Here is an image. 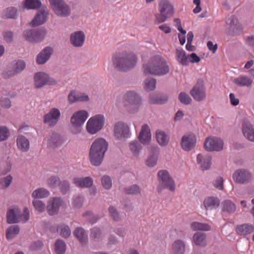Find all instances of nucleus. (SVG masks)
I'll use <instances>...</instances> for the list:
<instances>
[{"mask_svg":"<svg viewBox=\"0 0 254 254\" xmlns=\"http://www.w3.org/2000/svg\"><path fill=\"white\" fill-rule=\"evenodd\" d=\"M143 72L145 75L162 76L170 71V67L165 59L160 55L151 57L147 62L142 65Z\"/></svg>","mask_w":254,"mask_h":254,"instance_id":"nucleus-1","label":"nucleus"},{"mask_svg":"<svg viewBox=\"0 0 254 254\" xmlns=\"http://www.w3.org/2000/svg\"><path fill=\"white\" fill-rule=\"evenodd\" d=\"M108 147V143L103 138H98L93 142L89 152V160L93 165L101 164Z\"/></svg>","mask_w":254,"mask_h":254,"instance_id":"nucleus-2","label":"nucleus"},{"mask_svg":"<svg viewBox=\"0 0 254 254\" xmlns=\"http://www.w3.org/2000/svg\"><path fill=\"white\" fill-rule=\"evenodd\" d=\"M137 58L131 52H123L115 54L113 59V64L118 71H127L135 65Z\"/></svg>","mask_w":254,"mask_h":254,"instance_id":"nucleus-3","label":"nucleus"},{"mask_svg":"<svg viewBox=\"0 0 254 254\" xmlns=\"http://www.w3.org/2000/svg\"><path fill=\"white\" fill-rule=\"evenodd\" d=\"M123 104L126 110L130 114L136 113L142 104L141 97L135 91H129L123 97Z\"/></svg>","mask_w":254,"mask_h":254,"instance_id":"nucleus-4","label":"nucleus"},{"mask_svg":"<svg viewBox=\"0 0 254 254\" xmlns=\"http://www.w3.org/2000/svg\"><path fill=\"white\" fill-rule=\"evenodd\" d=\"M159 13L155 14V23L165 22L168 18L172 17L175 12L173 5L168 0H161L159 3Z\"/></svg>","mask_w":254,"mask_h":254,"instance_id":"nucleus-5","label":"nucleus"},{"mask_svg":"<svg viewBox=\"0 0 254 254\" xmlns=\"http://www.w3.org/2000/svg\"><path fill=\"white\" fill-rule=\"evenodd\" d=\"M158 186V191L160 192L163 190L167 189L171 191H174L176 185L173 178L168 171L166 170H160L157 174Z\"/></svg>","mask_w":254,"mask_h":254,"instance_id":"nucleus-6","label":"nucleus"},{"mask_svg":"<svg viewBox=\"0 0 254 254\" xmlns=\"http://www.w3.org/2000/svg\"><path fill=\"white\" fill-rule=\"evenodd\" d=\"M88 117L85 110H79L73 114L70 118L71 130L73 134H78L81 131L82 126Z\"/></svg>","mask_w":254,"mask_h":254,"instance_id":"nucleus-7","label":"nucleus"},{"mask_svg":"<svg viewBox=\"0 0 254 254\" xmlns=\"http://www.w3.org/2000/svg\"><path fill=\"white\" fill-rule=\"evenodd\" d=\"M243 32V27L238 18L233 15L228 16L225 19V33L232 37L240 35Z\"/></svg>","mask_w":254,"mask_h":254,"instance_id":"nucleus-8","label":"nucleus"},{"mask_svg":"<svg viewBox=\"0 0 254 254\" xmlns=\"http://www.w3.org/2000/svg\"><path fill=\"white\" fill-rule=\"evenodd\" d=\"M52 10L58 16L65 17L70 13L69 6L63 0H49Z\"/></svg>","mask_w":254,"mask_h":254,"instance_id":"nucleus-9","label":"nucleus"},{"mask_svg":"<svg viewBox=\"0 0 254 254\" xmlns=\"http://www.w3.org/2000/svg\"><path fill=\"white\" fill-rule=\"evenodd\" d=\"M104 117L102 115H97L91 117L86 124V129L91 134H95L103 127Z\"/></svg>","mask_w":254,"mask_h":254,"instance_id":"nucleus-10","label":"nucleus"},{"mask_svg":"<svg viewBox=\"0 0 254 254\" xmlns=\"http://www.w3.org/2000/svg\"><path fill=\"white\" fill-rule=\"evenodd\" d=\"M20 212V210L17 207H14L9 210L7 212V222L9 224L16 223L19 222H26L29 219V212L27 208H25L23 210V213L21 215H18V217H11V215H15V213Z\"/></svg>","mask_w":254,"mask_h":254,"instance_id":"nucleus-11","label":"nucleus"},{"mask_svg":"<svg viewBox=\"0 0 254 254\" xmlns=\"http://www.w3.org/2000/svg\"><path fill=\"white\" fill-rule=\"evenodd\" d=\"M46 33V30L44 29H31L24 31L23 36L29 42L36 43L43 40Z\"/></svg>","mask_w":254,"mask_h":254,"instance_id":"nucleus-12","label":"nucleus"},{"mask_svg":"<svg viewBox=\"0 0 254 254\" xmlns=\"http://www.w3.org/2000/svg\"><path fill=\"white\" fill-rule=\"evenodd\" d=\"M205 91L204 81L202 79L199 78L190 91V94L195 101L200 102L205 99Z\"/></svg>","mask_w":254,"mask_h":254,"instance_id":"nucleus-13","label":"nucleus"},{"mask_svg":"<svg viewBox=\"0 0 254 254\" xmlns=\"http://www.w3.org/2000/svg\"><path fill=\"white\" fill-rule=\"evenodd\" d=\"M25 67V63L22 60H17L13 62L7 70L3 71L2 76L8 78L21 72Z\"/></svg>","mask_w":254,"mask_h":254,"instance_id":"nucleus-14","label":"nucleus"},{"mask_svg":"<svg viewBox=\"0 0 254 254\" xmlns=\"http://www.w3.org/2000/svg\"><path fill=\"white\" fill-rule=\"evenodd\" d=\"M223 140L217 137H207L204 143V147L208 151H220L223 149Z\"/></svg>","mask_w":254,"mask_h":254,"instance_id":"nucleus-15","label":"nucleus"},{"mask_svg":"<svg viewBox=\"0 0 254 254\" xmlns=\"http://www.w3.org/2000/svg\"><path fill=\"white\" fill-rule=\"evenodd\" d=\"M114 131V136L118 140L127 138L129 134L128 126L122 122H119L115 124Z\"/></svg>","mask_w":254,"mask_h":254,"instance_id":"nucleus-16","label":"nucleus"},{"mask_svg":"<svg viewBox=\"0 0 254 254\" xmlns=\"http://www.w3.org/2000/svg\"><path fill=\"white\" fill-rule=\"evenodd\" d=\"M61 116L60 110L56 108H53L43 117L44 123L49 127L55 126L59 121Z\"/></svg>","mask_w":254,"mask_h":254,"instance_id":"nucleus-17","label":"nucleus"},{"mask_svg":"<svg viewBox=\"0 0 254 254\" xmlns=\"http://www.w3.org/2000/svg\"><path fill=\"white\" fill-rule=\"evenodd\" d=\"M252 173L247 170L241 169L236 170L233 174L234 181L239 184L249 183L252 178Z\"/></svg>","mask_w":254,"mask_h":254,"instance_id":"nucleus-18","label":"nucleus"},{"mask_svg":"<svg viewBox=\"0 0 254 254\" xmlns=\"http://www.w3.org/2000/svg\"><path fill=\"white\" fill-rule=\"evenodd\" d=\"M55 80L49 77L46 73L39 72L34 76V84L36 88H41L46 84H55Z\"/></svg>","mask_w":254,"mask_h":254,"instance_id":"nucleus-19","label":"nucleus"},{"mask_svg":"<svg viewBox=\"0 0 254 254\" xmlns=\"http://www.w3.org/2000/svg\"><path fill=\"white\" fill-rule=\"evenodd\" d=\"M196 141V137L194 134H186L181 139V147L185 151H189L195 147Z\"/></svg>","mask_w":254,"mask_h":254,"instance_id":"nucleus-20","label":"nucleus"},{"mask_svg":"<svg viewBox=\"0 0 254 254\" xmlns=\"http://www.w3.org/2000/svg\"><path fill=\"white\" fill-rule=\"evenodd\" d=\"M49 12L46 6L38 10L36 15L31 22L32 26H36L44 23L47 20Z\"/></svg>","mask_w":254,"mask_h":254,"instance_id":"nucleus-21","label":"nucleus"},{"mask_svg":"<svg viewBox=\"0 0 254 254\" xmlns=\"http://www.w3.org/2000/svg\"><path fill=\"white\" fill-rule=\"evenodd\" d=\"M63 200L59 197H53L48 202L47 210L49 215H54L58 213L59 208L64 205Z\"/></svg>","mask_w":254,"mask_h":254,"instance_id":"nucleus-22","label":"nucleus"},{"mask_svg":"<svg viewBox=\"0 0 254 254\" xmlns=\"http://www.w3.org/2000/svg\"><path fill=\"white\" fill-rule=\"evenodd\" d=\"M85 35L81 31H76L72 33L70 36V42L75 47H81L84 43Z\"/></svg>","mask_w":254,"mask_h":254,"instance_id":"nucleus-23","label":"nucleus"},{"mask_svg":"<svg viewBox=\"0 0 254 254\" xmlns=\"http://www.w3.org/2000/svg\"><path fill=\"white\" fill-rule=\"evenodd\" d=\"M242 131L244 135L248 140L254 142V127L249 120L246 119L243 120Z\"/></svg>","mask_w":254,"mask_h":254,"instance_id":"nucleus-24","label":"nucleus"},{"mask_svg":"<svg viewBox=\"0 0 254 254\" xmlns=\"http://www.w3.org/2000/svg\"><path fill=\"white\" fill-rule=\"evenodd\" d=\"M53 53V49L51 47H45L37 56L36 62L42 64L46 63Z\"/></svg>","mask_w":254,"mask_h":254,"instance_id":"nucleus-25","label":"nucleus"},{"mask_svg":"<svg viewBox=\"0 0 254 254\" xmlns=\"http://www.w3.org/2000/svg\"><path fill=\"white\" fill-rule=\"evenodd\" d=\"M211 157L209 155L199 153L197 155L196 161L202 170H206L210 168Z\"/></svg>","mask_w":254,"mask_h":254,"instance_id":"nucleus-26","label":"nucleus"},{"mask_svg":"<svg viewBox=\"0 0 254 254\" xmlns=\"http://www.w3.org/2000/svg\"><path fill=\"white\" fill-rule=\"evenodd\" d=\"M72 181L75 186L81 188H90L93 184V180L90 177H74Z\"/></svg>","mask_w":254,"mask_h":254,"instance_id":"nucleus-27","label":"nucleus"},{"mask_svg":"<svg viewBox=\"0 0 254 254\" xmlns=\"http://www.w3.org/2000/svg\"><path fill=\"white\" fill-rule=\"evenodd\" d=\"M139 141L143 144H147L151 139L150 129L147 124H144L139 135Z\"/></svg>","mask_w":254,"mask_h":254,"instance_id":"nucleus-28","label":"nucleus"},{"mask_svg":"<svg viewBox=\"0 0 254 254\" xmlns=\"http://www.w3.org/2000/svg\"><path fill=\"white\" fill-rule=\"evenodd\" d=\"M172 251L173 254H184L186 252V244L184 241L178 239L172 244Z\"/></svg>","mask_w":254,"mask_h":254,"instance_id":"nucleus-29","label":"nucleus"},{"mask_svg":"<svg viewBox=\"0 0 254 254\" xmlns=\"http://www.w3.org/2000/svg\"><path fill=\"white\" fill-rule=\"evenodd\" d=\"M220 204V201L217 197L209 196L205 198L203 205L206 210H212L216 209Z\"/></svg>","mask_w":254,"mask_h":254,"instance_id":"nucleus-30","label":"nucleus"},{"mask_svg":"<svg viewBox=\"0 0 254 254\" xmlns=\"http://www.w3.org/2000/svg\"><path fill=\"white\" fill-rule=\"evenodd\" d=\"M206 234L203 232H197L193 235V242L199 247H204L206 246Z\"/></svg>","mask_w":254,"mask_h":254,"instance_id":"nucleus-31","label":"nucleus"},{"mask_svg":"<svg viewBox=\"0 0 254 254\" xmlns=\"http://www.w3.org/2000/svg\"><path fill=\"white\" fill-rule=\"evenodd\" d=\"M168 100V96L164 94H151L149 96V101L152 104H162L166 103Z\"/></svg>","mask_w":254,"mask_h":254,"instance_id":"nucleus-32","label":"nucleus"},{"mask_svg":"<svg viewBox=\"0 0 254 254\" xmlns=\"http://www.w3.org/2000/svg\"><path fill=\"white\" fill-rule=\"evenodd\" d=\"M157 142L162 146H166L169 142V136L163 131L157 130L156 131Z\"/></svg>","mask_w":254,"mask_h":254,"instance_id":"nucleus-33","label":"nucleus"},{"mask_svg":"<svg viewBox=\"0 0 254 254\" xmlns=\"http://www.w3.org/2000/svg\"><path fill=\"white\" fill-rule=\"evenodd\" d=\"M17 145L20 150L26 152L28 150L30 146L29 140L23 135H19L16 140Z\"/></svg>","mask_w":254,"mask_h":254,"instance_id":"nucleus-34","label":"nucleus"},{"mask_svg":"<svg viewBox=\"0 0 254 254\" xmlns=\"http://www.w3.org/2000/svg\"><path fill=\"white\" fill-rule=\"evenodd\" d=\"M176 56L178 62L182 65H188V55L182 48H177L176 50Z\"/></svg>","mask_w":254,"mask_h":254,"instance_id":"nucleus-35","label":"nucleus"},{"mask_svg":"<svg viewBox=\"0 0 254 254\" xmlns=\"http://www.w3.org/2000/svg\"><path fill=\"white\" fill-rule=\"evenodd\" d=\"M233 82L238 86L250 87L253 82V80L249 77L242 75L235 78Z\"/></svg>","mask_w":254,"mask_h":254,"instance_id":"nucleus-36","label":"nucleus"},{"mask_svg":"<svg viewBox=\"0 0 254 254\" xmlns=\"http://www.w3.org/2000/svg\"><path fill=\"white\" fill-rule=\"evenodd\" d=\"M254 227L251 224H244L236 227V231L240 235H246L254 231Z\"/></svg>","mask_w":254,"mask_h":254,"instance_id":"nucleus-37","label":"nucleus"},{"mask_svg":"<svg viewBox=\"0 0 254 254\" xmlns=\"http://www.w3.org/2000/svg\"><path fill=\"white\" fill-rule=\"evenodd\" d=\"M73 234L82 245H84L87 243V235L83 229L81 227H78L75 230Z\"/></svg>","mask_w":254,"mask_h":254,"instance_id":"nucleus-38","label":"nucleus"},{"mask_svg":"<svg viewBox=\"0 0 254 254\" xmlns=\"http://www.w3.org/2000/svg\"><path fill=\"white\" fill-rule=\"evenodd\" d=\"M222 211L228 213H234L236 207L234 202L230 200H225L221 203Z\"/></svg>","mask_w":254,"mask_h":254,"instance_id":"nucleus-39","label":"nucleus"},{"mask_svg":"<svg viewBox=\"0 0 254 254\" xmlns=\"http://www.w3.org/2000/svg\"><path fill=\"white\" fill-rule=\"evenodd\" d=\"M190 228L192 231H205L211 230V226L208 223L193 222L190 224Z\"/></svg>","mask_w":254,"mask_h":254,"instance_id":"nucleus-40","label":"nucleus"},{"mask_svg":"<svg viewBox=\"0 0 254 254\" xmlns=\"http://www.w3.org/2000/svg\"><path fill=\"white\" fill-rule=\"evenodd\" d=\"M129 147L132 155L134 157H138L139 152L142 149L140 143L137 140H134L129 143Z\"/></svg>","mask_w":254,"mask_h":254,"instance_id":"nucleus-41","label":"nucleus"},{"mask_svg":"<svg viewBox=\"0 0 254 254\" xmlns=\"http://www.w3.org/2000/svg\"><path fill=\"white\" fill-rule=\"evenodd\" d=\"M23 6L26 9H37L41 5L39 0H24L22 2Z\"/></svg>","mask_w":254,"mask_h":254,"instance_id":"nucleus-42","label":"nucleus"},{"mask_svg":"<svg viewBox=\"0 0 254 254\" xmlns=\"http://www.w3.org/2000/svg\"><path fill=\"white\" fill-rule=\"evenodd\" d=\"M20 229L17 225H12L6 230V238L7 239H12L19 233Z\"/></svg>","mask_w":254,"mask_h":254,"instance_id":"nucleus-43","label":"nucleus"},{"mask_svg":"<svg viewBox=\"0 0 254 254\" xmlns=\"http://www.w3.org/2000/svg\"><path fill=\"white\" fill-rule=\"evenodd\" d=\"M50 195V192L44 188H39L35 190L32 194V196L34 198H43L48 197Z\"/></svg>","mask_w":254,"mask_h":254,"instance_id":"nucleus-44","label":"nucleus"},{"mask_svg":"<svg viewBox=\"0 0 254 254\" xmlns=\"http://www.w3.org/2000/svg\"><path fill=\"white\" fill-rule=\"evenodd\" d=\"M124 192L127 194L136 195L140 193V189L137 185H132L124 189Z\"/></svg>","mask_w":254,"mask_h":254,"instance_id":"nucleus-45","label":"nucleus"},{"mask_svg":"<svg viewBox=\"0 0 254 254\" xmlns=\"http://www.w3.org/2000/svg\"><path fill=\"white\" fill-rule=\"evenodd\" d=\"M55 252L57 254H64L65 252V244L61 240H58L55 244Z\"/></svg>","mask_w":254,"mask_h":254,"instance_id":"nucleus-46","label":"nucleus"},{"mask_svg":"<svg viewBox=\"0 0 254 254\" xmlns=\"http://www.w3.org/2000/svg\"><path fill=\"white\" fill-rule=\"evenodd\" d=\"M57 231L63 237L67 238L70 235L71 232L69 227L64 224L59 226L57 229Z\"/></svg>","mask_w":254,"mask_h":254,"instance_id":"nucleus-47","label":"nucleus"},{"mask_svg":"<svg viewBox=\"0 0 254 254\" xmlns=\"http://www.w3.org/2000/svg\"><path fill=\"white\" fill-rule=\"evenodd\" d=\"M156 80L154 78L146 79L145 81L144 88L146 91H151L155 88Z\"/></svg>","mask_w":254,"mask_h":254,"instance_id":"nucleus-48","label":"nucleus"},{"mask_svg":"<svg viewBox=\"0 0 254 254\" xmlns=\"http://www.w3.org/2000/svg\"><path fill=\"white\" fill-rule=\"evenodd\" d=\"M60 179L56 176H52L47 180V185L51 188H55L59 186Z\"/></svg>","mask_w":254,"mask_h":254,"instance_id":"nucleus-49","label":"nucleus"},{"mask_svg":"<svg viewBox=\"0 0 254 254\" xmlns=\"http://www.w3.org/2000/svg\"><path fill=\"white\" fill-rule=\"evenodd\" d=\"M32 204L35 209L39 212H42L45 211L46 205L42 201L40 200H34L33 201Z\"/></svg>","mask_w":254,"mask_h":254,"instance_id":"nucleus-50","label":"nucleus"},{"mask_svg":"<svg viewBox=\"0 0 254 254\" xmlns=\"http://www.w3.org/2000/svg\"><path fill=\"white\" fill-rule=\"evenodd\" d=\"M179 99L182 104L185 105L190 104L192 101L189 95L185 92H181L180 93Z\"/></svg>","mask_w":254,"mask_h":254,"instance_id":"nucleus-51","label":"nucleus"},{"mask_svg":"<svg viewBox=\"0 0 254 254\" xmlns=\"http://www.w3.org/2000/svg\"><path fill=\"white\" fill-rule=\"evenodd\" d=\"M16 15V9L14 7H9L5 9L4 16L7 18H15Z\"/></svg>","mask_w":254,"mask_h":254,"instance_id":"nucleus-52","label":"nucleus"},{"mask_svg":"<svg viewBox=\"0 0 254 254\" xmlns=\"http://www.w3.org/2000/svg\"><path fill=\"white\" fill-rule=\"evenodd\" d=\"M101 184L104 189L109 190L111 188V180L109 176H103L101 178Z\"/></svg>","mask_w":254,"mask_h":254,"instance_id":"nucleus-53","label":"nucleus"},{"mask_svg":"<svg viewBox=\"0 0 254 254\" xmlns=\"http://www.w3.org/2000/svg\"><path fill=\"white\" fill-rule=\"evenodd\" d=\"M157 159L158 157L156 155H151L146 160V165L149 167H152L156 164Z\"/></svg>","mask_w":254,"mask_h":254,"instance_id":"nucleus-54","label":"nucleus"},{"mask_svg":"<svg viewBox=\"0 0 254 254\" xmlns=\"http://www.w3.org/2000/svg\"><path fill=\"white\" fill-rule=\"evenodd\" d=\"M83 197L82 196H75L73 199L72 206L74 208H79L82 205Z\"/></svg>","mask_w":254,"mask_h":254,"instance_id":"nucleus-55","label":"nucleus"},{"mask_svg":"<svg viewBox=\"0 0 254 254\" xmlns=\"http://www.w3.org/2000/svg\"><path fill=\"white\" fill-rule=\"evenodd\" d=\"M9 136V131L5 126L0 127V141L5 140Z\"/></svg>","mask_w":254,"mask_h":254,"instance_id":"nucleus-56","label":"nucleus"},{"mask_svg":"<svg viewBox=\"0 0 254 254\" xmlns=\"http://www.w3.org/2000/svg\"><path fill=\"white\" fill-rule=\"evenodd\" d=\"M224 180L222 177H219L213 182L214 187L219 190H222L223 187Z\"/></svg>","mask_w":254,"mask_h":254,"instance_id":"nucleus-57","label":"nucleus"},{"mask_svg":"<svg viewBox=\"0 0 254 254\" xmlns=\"http://www.w3.org/2000/svg\"><path fill=\"white\" fill-rule=\"evenodd\" d=\"M122 219V216L120 212L112 207V220L115 222H120Z\"/></svg>","mask_w":254,"mask_h":254,"instance_id":"nucleus-58","label":"nucleus"},{"mask_svg":"<svg viewBox=\"0 0 254 254\" xmlns=\"http://www.w3.org/2000/svg\"><path fill=\"white\" fill-rule=\"evenodd\" d=\"M200 59L196 54L193 53L190 54H188V65L190 63H194L200 62Z\"/></svg>","mask_w":254,"mask_h":254,"instance_id":"nucleus-59","label":"nucleus"},{"mask_svg":"<svg viewBox=\"0 0 254 254\" xmlns=\"http://www.w3.org/2000/svg\"><path fill=\"white\" fill-rule=\"evenodd\" d=\"M59 186L63 193H65L69 190V184L67 181L60 182Z\"/></svg>","mask_w":254,"mask_h":254,"instance_id":"nucleus-60","label":"nucleus"},{"mask_svg":"<svg viewBox=\"0 0 254 254\" xmlns=\"http://www.w3.org/2000/svg\"><path fill=\"white\" fill-rule=\"evenodd\" d=\"M68 101L70 104L78 102V92L71 91L68 96Z\"/></svg>","mask_w":254,"mask_h":254,"instance_id":"nucleus-61","label":"nucleus"},{"mask_svg":"<svg viewBox=\"0 0 254 254\" xmlns=\"http://www.w3.org/2000/svg\"><path fill=\"white\" fill-rule=\"evenodd\" d=\"M12 177L10 175L4 178L0 182V185L2 188H7L11 184L12 181Z\"/></svg>","mask_w":254,"mask_h":254,"instance_id":"nucleus-62","label":"nucleus"},{"mask_svg":"<svg viewBox=\"0 0 254 254\" xmlns=\"http://www.w3.org/2000/svg\"><path fill=\"white\" fill-rule=\"evenodd\" d=\"M124 208L127 211H132L133 209V205L131 202V200L127 198L124 199L122 202Z\"/></svg>","mask_w":254,"mask_h":254,"instance_id":"nucleus-63","label":"nucleus"},{"mask_svg":"<svg viewBox=\"0 0 254 254\" xmlns=\"http://www.w3.org/2000/svg\"><path fill=\"white\" fill-rule=\"evenodd\" d=\"M101 234V230L97 228H94L91 230V237L94 239L99 238Z\"/></svg>","mask_w":254,"mask_h":254,"instance_id":"nucleus-64","label":"nucleus"}]
</instances>
